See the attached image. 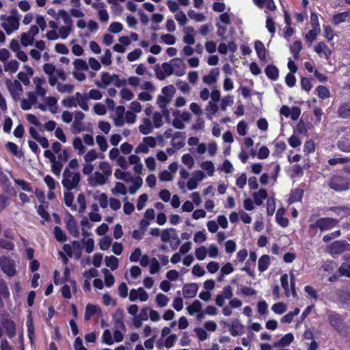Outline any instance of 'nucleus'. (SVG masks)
I'll use <instances>...</instances> for the list:
<instances>
[{
    "instance_id": "nucleus-9",
    "label": "nucleus",
    "mask_w": 350,
    "mask_h": 350,
    "mask_svg": "<svg viewBox=\"0 0 350 350\" xmlns=\"http://www.w3.org/2000/svg\"><path fill=\"white\" fill-rule=\"evenodd\" d=\"M329 252L332 256H336L350 250V245L345 241H336L328 247Z\"/></svg>"
},
{
    "instance_id": "nucleus-44",
    "label": "nucleus",
    "mask_w": 350,
    "mask_h": 350,
    "mask_svg": "<svg viewBox=\"0 0 350 350\" xmlns=\"http://www.w3.org/2000/svg\"><path fill=\"white\" fill-rule=\"evenodd\" d=\"M329 321L332 326L336 329H339L341 325V317L340 315L336 313L332 312L329 314Z\"/></svg>"
},
{
    "instance_id": "nucleus-24",
    "label": "nucleus",
    "mask_w": 350,
    "mask_h": 350,
    "mask_svg": "<svg viewBox=\"0 0 350 350\" xmlns=\"http://www.w3.org/2000/svg\"><path fill=\"white\" fill-rule=\"evenodd\" d=\"M245 332V326L239 319H234L232 321L230 327V333L232 336H237Z\"/></svg>"
},
{
    "instance_id": "nucleus-23",
    "label": "nucleus",
    "mask_w": 350,
    "mask_h": 350,
    "mask_svg": "<svg viewBox=\"0 0 350 350\" xmlns=\"http://www.w3.org/2000/svg\"><path fill=\"white\" fill-rule=\"evenodd\" d=\"M219 75V69L218 68H212L208 75L202 77L203 83L206 85H211L217 81Z\"/></svg>"
},
{
    "instance_id": "nucleus-57",
    "label": "nucleus",
    "mask_w": 350,
    "mask_h": 350,
    "mask_svg": "<svg viewBox=\"0 0 350 350\" xmlns=\"http://www.w3.org/2000/svg\"><path fill=\"white\" fill-rule=\"evenodd\" d=\"M74 70L86 71L88 70V65L83 59H76L73 62Z\"/></svg>"
},
{
    "instance_id": "nucleus-52",
    "label": "nucleus",
    "mask_w": 350,
    "mask_h": 350,
    "mask_svg": "<svg viewBox=\"0 0 350 350\" xmlns=\"http://www.w3.org/2000/svg\"><path fill=\"white\" fill-rule=\"evenodd\" d=\"M200 167L204 170L206 171L207 175L208 176H213L215 172V166L212 161H206L200 163Z\"/></svg>"
},
{
    "instance_id": "nucleus-55",
    "label": "nucleus",
    "mask_w": 350,
    "mask_h": 350,
    "mask_svg": "<svg viewBox=\"0 0 350 350\" xmlns=\"http://www.w3.org/2000/svg\"><path fill=\"white\" fill-rule=\"evenodd\" d=\"M152 123L156 129H159L163 125V118L161 113L159 111L153 113Z\"/></svg>"
},
{
    "instance_id": "nucleus-62",
    "label": "nucleus",
    "mask_w": 350,
    "mask_h": 350,
    "mask_svg": "<svg viewBox=\"0 0 350 350\" xmlns=\"http://www.w3.org/2000/svg\"><path fill=\"white\" fill-rule=\"evenodd\" d=\"M350 162V157H335L328 160V163L330 165H336L338 164H345Z\"/></svg>"
},
{
    "instance_id": "nucleus-51",
    "label": "nucleus",
    "mask_w": 350,
    "mask_h": 350,
    "mask_svg": "<svg viewBox=\"0 0 350 350\" xmlns=\"http://www.w3.org/2000/svg\"><path fill=\"white\" fill-rule=\"evenodd\" d=\"M314 51L318 54L323 53L327 58L331 54V51L329 49L327 44L324 42H319L314 46Z\"/></svg>"
},
{
    "instance_id": "nucleus-25",
    "label": "nucleus",
    "mask_w": 350,
    "mask_h": 350,
    "mask_svg": "<svg viewBox=\"0 0 350 350\" xmlns=\"http://www.w3.org/2000/svg\"><path fill=\"white\" fill-rule=\"evenodd\" d=\"M154 127L152 125V120L148 118L142 119V123L139 126V131L143 135H148L151 133Z\"/></svg>"
},
{
    "instance_id": "nucleus-2",
    "label": "nucleus",
    "mask_w": 350,
    "mask_h": 350,
    "mask_svg": "<svg viewBox=\"0 0 350 350\" xmlns=\"http://www.w3.org/2000/svg\"><path fill=\"white\" fill-rule=\"evenodd\" d=\"M21 16L16 10H12L10 15L0 16L1 26L8 35H10L19 29Z\"/></svg>"
},
{
    "instance_id": "nucleus-41",
    "label": "nucleus",
    "mask_w": 350,
    "mask_h": 350,
    "mask_svg": "<svg viewBox=\"0 0 350 350\" xmlns=\"http://www.w3.org/2000/svg\"><path fill=\"white\" fill-rule=\"evenodd\" d=\"M270 265V258L268 255H262L258 262V269L260 272L265 271Z\"/></svg>"
},
{
    "instance_id": "nucleus-42",
    "label": "nucleus",
    "mask_w": 350,
    "mask_h": 350,
    "mask_svg": "<svg viewBox=\"0 0 350 350\" xmlns=\"http://www.w3.org/2000/svg\"><path fill=\"white\" fill-rule=\"evenodd\" d=\"M111 191L114 196L119 194L125 196L127 193V188L124 183L116 182L114 187L111 189Z\"/></svg>"
},
{
    "instance_id": "nucleus-53",
    "label": "nucleus",
    "mask_w": 350,
    "mask_h": 350,
    "mask_svg": "<svg viewBox=\"0 0 350 350\" xmlns=\"http://www.w3.org/2000/svg\"><path fill=\"white\" fill-rule=\"evenodd\" d=\"M202 303L196 299L191 305L188 306L187 310L190 315H193L195 313L200 312L202 310Z\"/></svg>"
},
{
    "instance_id": "nucleus-5",
    "label": "nucleus",
    "mask_w": 350,
    "mask_h": 350,
    "mask_svg": "<svg viewBox=\"0 0 350 350\" xmlns=\"http://www.w3.org/2000/svg\"><path fill=\"white\" fill-rule=\"evenodd\" d=\"M338 148L345 152H350V128L342 127L338 130Z\"/></svg>"
},
{
    "instance_id": "nucleus-3",
    "label": "nucleus",
    "mask_w": 350,
    "mask_h": 350,
    "mask_svg": "<svg viewBox=\"0 0 350 350\" xmlns=\"http://www.w3.org/2000/svg\"><path fill=\"white\" fill-rule=\"evenodd\" d=\"M338 220L330 217H321L318 219L314 224L308 226V232L312 236L316 235L317 229L321 232L329 230L336 226Z\"/></svg>"
},
{
    "instance_id": "nucleus-59",
    "label": "nucleus",
    "mask_w": 350,
    "mask_h": 350,
    "mask_svg": "<svg viewBox=\"0 0 350 350\" xmlns=\"http://www.w3.org/2000/svg\"><path fill=\"white\" fill-rule=\"evenodd\" d=\"M105 261L106 266L112 271L116 270L118 267V259L114 256H106Z\"/></svg>"
},
{
    "instance_id": "nucleus-35",
    "label": "nucleus",
    "mask_w": 350,
    "mask_h": 350,
    "mask_svg": "<svg viewBox=\"0 0 350 350\" xmlns=\"http://www.w3.org/2000/svg\"><path fill=\"white\" fill-rule=\"evenodd\" d=\"M42 98H44V103H46V107H49V110L53 114L56 113L58 111L57 98L53 96H46Z\"/></svg>"
},
{
    "instance_id": "nucleus-27",
    "label": "nucleus",
    "mask_w": 350,
    "mask_h": 350,
    "mask_svg": "<svg viewBox=\"0 0 350 350\" xmlns=\"http://www.w3.org/2000/svg\"><path fill=\"white\" fill-rule=\"evenodd\" d=\"M129 161L131 165H133V170L137 174H142L144 170L143 164L141 159L136 154H131L129 157Z\"/></svg>"
},
{
    "instance_id": "nucleus-63",
    "label": "nucleus",
    "mask_w": 350,
    "mask_h": 350,
    "mask_svg": "<svg viewBox=\"0 0 350 350\" xmlns=\"http://www.w3.org/2000/svg\"><path fill=\"white\" fill-rule=\"evenodd\" d=\"M338 114L340 117L346 118L350 117V103L342 105L338 109Z\"/></svg>"
},
{
    "instance_id": "nucleus-46",
    "label": "nucleus",
    "mask_w": 350,
    "mask_h": 350,
    "mask_svg": "<svg viewBox=\"0 0 350 350\" xmlns=\"http://www.w3.org/2000/svg\"><path fill=\"white\" fill-rule=\"evenodd\" d=\"M281 285L285 291L286 297L292 295L291 284H288V275L286 273L282 274L280 278Z\"/></svg>"
},
{
    "instance_id": "nucleus-37",
    "label": "nucleus",
    "mask_w": 350,
    "mask_h": 350,
    "mask_svg": "<svg viewBox=\"0 0 350 350\" xmlns=\"http://www.w3.org/2000/svg\"><path fill=\"white\" fill-rule=\"evenodd\" d=\"M67 229L69 233L74 237H78L79 231L76 221L71 217L66 223Z\"/></svg>"
},
{
    "instance_id": "nucleus-22",
    "label": "nucleus",
    "mask_w": 350,
    "mask_h": 350,
    "mask_svg": "<svg viewBox=\"0 0 350 350\" xmlns=\"http://www.w3.org/2000/svg\"><path fill=\"white\" fill-rule=\"evenodd\" d=\"M186 134L185 132H176L172 139V145L176 149L182 148L185 144Z\"/></svg>"
},
{
    "instance_id": "nucleus-50",
    "label": "nucleus",
    "mask_w": 350,
    "mask_h": 350,
    "mask_svg": "<svg viewBox=\"0 0 350 350\" xmlns=\"http://www.w3.org/2000/svg\"><path fill=\"white\" fill-rule=\"evenodd\" d=\"M34 42V37H33L28 31L24 32L21 34V42L25 46H31Z\"/></svg>"
},
{
    "instance_id": "nucleus-39",
    "label": "nucleus",
    "mask_w": 350,
    "mask_h": 350,
    "mask_svg": "<svg viewBox=\"0 0 350 350\" xmlns=\"http://www.w3.org/2000/svg\"><path fill=\"white\" fill-rule=\"evenodd\" d=\"M304 191L301 189L297 188L292 191L290 197L288 198V204H292L293 203L300 202L303 198Z\"/></svg>"
},
{
    "instance_id": "nucleus-31",
    "label": "nucleus",
    "mask_w": 350,
    "mask_h": 350,
    "mask_svg": "<svg viewBox=\"0 0 350 350\" xmlns=\"http://www.w3.org/2000/svg\"><path fill=\"white\" fill-rule=\"evenodd\" d=\"M101 313V310L99 306L94 304H88L85 307L84 319L85 321H89L92 317Z\"/></svg>"
},
{
    "instance_id": "nucleus-16",
    "label": "nucleus",
    "mask_w": 350,
    "mask_h": 350,
    "mask_svg": "<svg viewBox=\"0 0 350 350\" xmlns=\"http://www.w3.org/2000/svg\"><path fill=\"white\" fill-rule=\"evenodd\" d=\"M35 92L40 97H44L47 91L46 89V81L44 77H35L33 78Z\"/></svg>"
},
{
    "instance_id": "nucleus-58",
    "label": "nucleus",
    "mask_w": 350,
    "mask_h": 350,
    "mask_svg": "<svg viewBox=\"0 0 350 350\" xmlns=\"http://www.w3.org/2000/svg\"><path fill=\"white\" fill-rule=\"evenodd\" d=\"M73 148L78 151V154L81 155L85 152V148L81 139L79 137L74 138L72 141Z\"/></svg>"
},
{
    "instance_id": "nucleus-13",
    "label": "nucleus",
    "mask_w": 350,
    "mask_h": 350,
    "mask_svg": "<svg viewBox=\"0 0 350 350\" xmlns=\"http://www.w3.org/2000/svg\"><path fill=\"white\" fill-rule=\"evenodd\" d=\"M92 7L97 11L98 18L101 23H107L109 21V14L104 2H94Z\"/></svg>"
},
{
    "instance_id": "nucleus-20",
    "label": "nucleus",
    "mask_w": 350,
    "mask_h": 350,
    "mask_svg": "<svg viewBox=\"0 0 350 350\" xmlns=\"http://www.w3.org/2000/svg\"><path fill=\"white\" fill-rule=\"evenodd\" d=\"M148 299V295L146 291L142 287L137 289H132L129 293V299L131 301H135L139 299L141 301H146Z\"/></svg>"
},
{
    "instance_id": "nucleus-40",
    "label": "nucleus",
    "mask_w": 350,
    "mask_h": 350,
    "mask_svg": "<svg viewBox=\"0 0 350 350\" xmlns=\"http://www.w3.org/2000/svg\"><path fill=\"white\" fill-rule=\"evenodd\" d=\"M94 198L97 200L102 208H106L109 204V200L105 193L96 192L94 194Z\"/></svg>"
},
{
    "instance_id": "nucleus-64",
    "label": "nucleus",
    "mask_w": 350,
    "mask_h": 350,
    "mask_svg": "<svg viewBox=\"0 0 350 350\" xmlns=\"http://www.w3.org/2000/svg\"><path fill=\"white\" fill-rule=\"evenodd\" d=\"M338 271L341 275L350 278V264L347 258L346 261L340 265Z\"/></svg>"
},
{
    "instance_id": "nucleus-61",
    "label": "nucleus",
    "mask_w": 350,
    "mask_h": 350,
    "mask_svg": "<svg viewBox=\"0 0 350 350\" xmlns=\"http://www.w3.org/2000/svg\"><path fill=\"white\" fill-rule=\"evenodd\" d=\"M302 49V43L300 40H296L291 46V52L293 54L295 59H298L299 57V52Z\"/></svg>"
},
{
    "instance_id": "nucleus-28",
    "label": "nucleus",
    "mask_w": 350,
    "mask_h": 350,
    "mask_svg": "<svg viewBox=\"0 0 350 350\" xmlns=\"http://www.w3.org/2000/svg\"><path fill=\"white\" fill-rule=\"evenodd\" d=\"M253 3L260 9L266 8L265 11L266 13L269 11H274L276 8L273 0H253Z\"/></svg>"
},
{
    "instance_id": "nucleus-6",
    "label": "nucleus",
    "mask_w": 350,
    "mask_h": 350,
    "mask_svg": "<svg viewBox=\"0 0 350 350\" xmlns=\"http://www.w3.org/2000/svg\"><path fill=\"white\" fill-rule=\"evenodd\" d=\"M96 86L98 88H105L110 84H113L116 87H120L122 85L123 83L121 79H120L118 75L116 74H109L107 72H103L101 73V82L95 83Z\"/></svg>"
},
{
    "instance_id": "nucleus-14",
    "label": "nucleus",
    "mask_w": 350,
    "mask_h": 350,
    "mask_svg": "<svg viewBox=\"0 0 350 350\" xmlns=\"http://www.w3.org/2000/svg\"><path fill=\"white\" fill-rule=\"evenodd\" d=\"M232 288L230 285L225 286L222 291L219 293L215 298V304L219 307H223L226 299H230L232 297Z\"/></svg>"
},
{
    "instance_id": "nucleus-45",
    "label": "nucleus",
    "mask_w": 350,
    "mask_h": 350,
    "mask_svg": "<svg viewBox=\"0 0 350 350\" xmlns=\"http://www.w3.org/2000/svg\"><path fill=\"white\" fill-rule=\"evenodd\" d=\"M350 18L349 11L343 12L341 13L336 14L332 17V23L338 25L342 23L347 21V18Z\"/></svg>"
},
{
    "instance_id": "nucleus-56",
    "label": "nucleus",
    "mask_w": 350,
    "mask_h": 350,
    "mask_svg": "<svg viewBox=\"0 0 350 350\" xmlns=\"http://www.w3.org/2000/svg\"><path fill=\"white\" fill-rule=\"evenodd\" d=\"M58 18H61L65 25L72 26V21L70 17V15L64 10H59L57 12Z\"/></svg>"
},
{
    "instance_id": "nucleus-26",
    "label": "nucleus",
    "mask_w": 350,
    "mask_h": 350,
    "mask_svg": "<svg viewBox=\"0 0 350 350\" xmlns=\"http://www.w3.org/2000/svg\"><path fill=\"white\" fill-rule=\"evenodd\" d=\"M2 325L5 330L7 336L10 338H12L16 334V325L14 322L9 319L2 320Z\"/></svg>"
},
{
    "instance_id": "nucleus-8",
    "label": "nucleus",
    "mask_w": 350,
    "mask_h": 350,
    "mask_svg": "<svg viewBox=\"0 0 350 350\" xmlns=\"http://www.w3.org/2000/svg\"><path fill=\"white\" fill-rule=\"evenodd\" d=\"M85 118V115L82 111H74V118L70 129L73 134H79L85 131V124L83 122Z\"/></svg>"
},
{
    "instance_id": "nucleus-19",
    "label": "nucleus",
    "mask_w": 350,
    "mask_h": 350,
    "mask_svg": "<svg viewBox=\"0 0 350 350\" xmlns=\"http://www.w3.org/2000/svg\"><path fill=\"white\" fill-rule=\"evenodd\" d=\"M173 72L178 77L183 76L186 73V66L183 59L180 58H174L171 59Z\"/></svg>"
},
{
    "instance_id": "nucleus-17",
    "label": "nucleus",
    "mask_w": 350,
    "mask_h": 350,
    "mask_svg": "<svg viewBox=\"0 0 350 350\" xmlns=\"http://www.w3.org/2000/svg\"><path fill=\"white\" fill-rule=\"evenodd\" d=\"M161 240L163 243L170 242L171 240L176 241V245H179L180 240L175 228H165L162 230Z\"/></svg>"
},
{
    "instance_id": "nucleus-48",
    "label": "nucleus",
    "mask_w": 350,
    "mask_h": 350,
    "mask_svg": "<svg viewBox=\"0 0 350 350\" xmlns=\"http://www.w3.org/2000/svg\"><path fill=\"white\" fill-rule=\"evenodd\" d=\"M255 50L257 53L258 57L261 60H265L266 59V51L264 44L261 41H256L254 45Z\"/></svg>"
},
{
    "instance_id": "nucleus-49",
    "label": "nucleus",
    "mask_w": 350,
    "mask_h": 350,
    "mask_svg": "<svg viewBox=\"0 0 350 350\" xmlns=\"http://www.w3.org/2000/svg\"><path fill=\"white\" fill-rule=\"evenodd\" d=\"M265 73L269 79L272 80H277L279 76L278 69L272 65H269L265 68Z\"/></svg>"
},
{
    "instance_id": "nucleus-7",
    "label": "nucleus",
    "mask_w": 350,
    "mask_h": 350,
    "mask_svg": "<svg viewBox=\"0 0 350 350\" xmlns=\"http://www.w3.org/2000/svg\"><path fill=\"white\" fill-rule=\"evenodd\" d=\"M328 185L336 191H342L350 188L348 178L339 175L333 176L329 180Z\"/></svg>"
},
{
    "instance_id": "nucleus-47",
    "label": "nucleus",
    "mask_w": 350,
    "mask_h": 350,
    "mask_svg": "<svg viewBox=\"0 0 350 350\" xmlns=\"http://www.w3.org/2000/svg\"><path fill=\"white\" fill-rule=\"evenodd\" d=\"M148 265L149 272L152 275L159 273L161 269V267L159 260L154 257L151 258Z\"/></svg>"
},
{
    "instance_id": "nucleus-34",
    "label": "nucleus",
    "mask_w": 350,
    "mask_h": 350,
    "mask_svg": "<svg viewBox=\"0 0 350 350\" xmlns=\"http://www.w3.org/2000/svg\"><path fill=\"white\" fill-rule=\"evenodd\" d=\"M285 213V208L281 207L278 208L275 214L276 221L282 228H286L288 225V219L284 217Z\"/></svg>"
},
{
    "instance_id": "nucleus-54",
    "label": "nucleus",
    "mask_w": 350,
    "mask_h": 350,
    "mask_svg": "<svg viewBox=\"0 0 350 350\" xmlns=\"http://www.w3.org/2000/svg\"><path fill=\"white\" fill-rule=\"evenodd\" d=\"M77 202L78 204L77 209L79 214L84 213L86 209V200L85 197L83 193H79L77 198Z\"/></svg>"
},
{
    "instance_id": "nucleus-18",
    "label": "nucleus",
    "mask_w": 350,
    "mask_h": 350,
    "mask_svg": "<svg viewBox=\"0 0 350 350\" xmlns=\"http://www.w3.org/2000/svg\"><path fill=\"white\" fill-rule=\"evenodd\" d=\"M124 311L122 308H118L112 314V319L114 324V328L126 330L124 323Z\"/></svg>"
},
{
    "instance_id": "nucleus-43",
    "label": "nucleus",
    "mask_w": 350,
    "mask_h": 350,
    "mask_svg": "<svg viewBox=\"0 0 350 350\" xmlns=\"http://www.w3.org/2000/svg\"><path fill=\"white\" fill-rule=\"evenodd\" d=\"M3 67L5 72H9L11 74H13L18 70L19 68V63L16 59H12L5 62Z\"/></svg>"
},
{
    "instance_id": "nucleus-12",
    "label": "nucleus",
    "mask_w": 350,
    "mask_h": 350,
    "mask_svg": "<svg viewBox=\"0 0 350 350\" xmlns=\"http://www.w3.org/2000/svg\"><path fill=\"white\" fill-rule=\"evenodd\" d=\"M5 83L13 98L14 100L18 99L23 91L20 81L18 80L11 81L10 79H6Z\"/></svg>"
},
{
    "instance_id": "nucleus-21",
    "label": "nucleus",
    "mask_w": 350,
    "mask_h": 350,
    "mask_svg": "<svg viewBox=\"0 0 350 350\" xmlns=\"http://www.w3.org/2000/svg\"><path fill=\"white\" fill-rule=\"evenodd\" d=\"M198 291V286L196 283L186 284L183 287V295L185 299L194 297Z\"/></svg>"
},
{
    "instance_id": "nucleus-38",
    "label": "nucleus",
    "mask_w": 350,
    "mask_h": 350,
    "mask_svg": "<svg viewBox=\"0 0 350 350\" xmlns=\"http://www.w3.org/2000/svg\"><path fill=\"white\" fill-rule=\"evenodd\" d=\"M321 29L319 24H317L312 29L310 30L305 36L306 42L311 44L312 42L317 38L318 34L320 33Z\"/></svg>"
},
{
    "instance_id": "nucleus-30",
    "label": "nucleus",
    "mask_w": 350,
    "mask_h": 350,
    "mask_svg": "<svg viewBox=\"0 0 350 350\" xmlns=\"http://www.w3.org/2000/svg\"><path fill=\"white\" fill-rule=\"evenodd\" d=\"M75 94L77 107L79 106L83 111H88L90 107L88 103L89 100L87 94H81L80 92H76Z\"/></svg>"
},
{
    "instance_id": "nucleus-29",
    "label": "nucleus",
    "mask_w": 350,
    "mask_h": 350,
    "mask_svg": "<svg viewBox=\"0 0 350 350\" xmlns=\"http://www.w3.org/2000/svg\"><path fill=\"white\" fill-rule=\"evenodd\" d=\"M129 182H131L132 185L127 189V192L129 191L130 194L133 195L141 188L143 184V179L139 176H129Z\"/></svg>"
},
{
    "instance_id": "nucleus-4",
    "label": "nucleus",
    "mask_w": 350,
    "mask_h": 350,
    "mask_svg": "<svg viewBox=\"0 0 350 350\" xmlns=\"http://www.w3.org/2000/svg\"><path fill=\"white\" fill-rule=\"evenodd\" d=\"M80 178L79 172L71 171L66 167L63 172L62 183L68 191H70L77 187Z\"/></svg>"
},
{
    "instance_id": "nucleus-36",
    "label": "nucleus",
    "mask_w": 350,
    "mask_h": 350,
    "mask_svg": "<svg viewBox=\"0 0 350 350\" xmlns=\"http://www.w3.org/2000/svg\"><path fill=\"white\" fill-rule=\"evenodd\" d=\"M329 210L340 218L350 215V206H333Z\"/></svg>"
},
{
    "instance_id": "nucleus-10",
    "label": "nucleus",
    "mask_w": 350,
    "mask_h": 350,
    "mask_svg": "<svg viewBox=\"0 0 350 350\" xmlns=\"http://www.w3.org/2000/svg\"><path fill=\"white\" fill-rule=\"evenodd\" d=\"M0 267L3 272L9 277H12L16 273L14 260L8 257L0 258Z\"/></svg>"
},
{
    "instance_id": "nucleus-11",
    "label": "nucleus",
    "mask_w": 350,
    "mask_h": 350,
    "mask_svg": "<svg viewBox=\"0 0 350 350\" xmlns=\"http://www.w3.org/2000/svg\"><path fill=\"white\" fill-rule=\"evenodd\" d=\"M157 145V141L153 137H145L142 142L136 147L135 150V154H147L150 148H153Z\"/></svg>"
},
{
    "instance_id": "nucleus-15",
    "label": "nucleus",
    "mask_w": 350,
    "mask_h": 350,
    "mask_svg": "<svg viewBox=\"0 0 350 350\" xmlns=\"http://www.w3.org/2000/svg\"><path fill=\"white\" fill-rule=\"evenodd\" d=\"M155 73L157 79L159 80H163L166 77H169L174 74L171 60L169 62L163 63L161 68H159L157 66L155 69Z\"/></svg>"
},
{
    "instance_id": "nucleus-1",
    "label": "nucleus",
    "mask_w": 350,
    "mask_h": 350,
    "mask_svg": "<svg viewBox=\"0 0 350 350\" xmlns=\"http://www.w3.org/2000/svg\"><path fill=\"white\" fill-rule=\"evenodd\" d=\"M99 171H96L88 177L89 185L92 187H98L106 184L112 174L111 165L106 162H100Z\"/></svg>"
},
{
    "instance_id": "nucleus-33",
    "label": "nucleus",
    "mask_w": 350,
    "mask_h": 350,
    "mask_svg": "<svg viewBox=\"0 0 350 350\" xmlns=\"http://www.w3.org/2000/svg\"><path fill=\"white\" fill-rule=\"evenodd\" d=\"M293 339L294 336L291 333L286 334L280 340L275 341L273 344V347L275 348L287 347L293 342Z\"/></svg>"
},
{
    "instance_id": "nucleus-60",
    "label": "nucleus",
    "mask_w": 350,
    "mask_h": 350,
    "mask_svg": "<svg viewBox=\"0 0 350 350\" xmlns=\"http://www.w3.org/2000/svg\"><path fill=\"white\" fill-rule=\"evenodd\" d=\"M187 14L191 19L195 21L196 22H203L206 20V16L204 14L196 12L193 10H189L187 12Z\"/></svg>"
},
{
    "instance_id": "nucleus-32",
    "label": "nucleus",
    "mask_w": 350,
    "mask_h": 350,
    "mask_svg": "<svg viewBox=\"0 0 350 350\" xmlns=\"http://www.w3.org/2000/svg\"><path fill=\"white\" fill-rule=\"evenodd\" d=\"M268 196L267 191L265 189H260L258 191L252 193V197L256 205L260 206L263 204L264 200Z\"/></svg>"
}]
</instances>
